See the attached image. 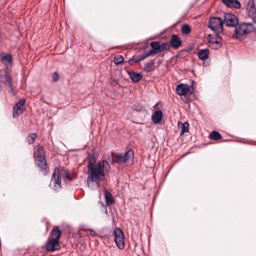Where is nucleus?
<instances>
[{"label":"nucleus","instance_id":"ddd939ff","mask_svg":"<svg viewBox=\"0 0 256 256\" xmlns=\"http://www.w3.org/2000/svg\"><path fill=\"white\" fill-rule=\"evenodd\" d=\"M246 13L249 17L253 18L256 16V8L253 0H250L246 8Z\"/></svg>","mask_w":256,"mask_h":256},{"label":"nucleus","instance_id":"f704fd0d","mask_svg":"<svg viewBox=\"0 0 256 256\" xmlns=\"http://www.w3.org/2000/svg\"><path fill=\"white\" fill-rule=\"evenodd\" d=\"M88 231H89L88 230L80 229L79 231V234H80V236H82L84 235L85 234H86Z\"/></svg>","mask_w":256,"mask_h":256},{"label":"nucleus","instance_id":"39448f33","mask_svg":"<svg viewBox=\"0 0 256 256\" xmlns=\"http://www.w3.org/2000/svg\"><path fill=\"white\" fill-rule=\"evenodd\" d=\"M256 28L252 23L242 22L238 24L235 28L236 34L244 36L255 31Z\"/></svg>","mask_w":256,"mask_h":256},{"label":"nucleus","instance_id":"7c9ffc66","mask_svg":"<svg viewBox=\"0 0 256 256\" xmlns=\"http://www.w3.org/2000/svg\"><path fill=\"white\" fill-rule=\"evenodd\" d=\"M194 48V46H189L188 47H186V48L180 50L178 54V56H180L181 55L183 54V53L184 52H191Z\"/></svg>","mask_w":256,"mask_h":256},{"label":"nucleus","instance_id":"9d476101","mask_svg":"<svg viewBox=\"0 0 256 256\" xmlns=\"http://www.w3.org/2000/svg\"><path fill=\"white\" fill-rule=\"evenodd\" d=\"M34 160L35 164L36 166L38 168L40 171L42 172L44 175H47L48 173L49 168L45 156L40 157Z\"/></svg>","mask_w":256,"mask_h":256},{"label":"nucleus","instance_id":"f257e3e1","mask_svg":"<svg viewBox=\"0 0 256 256\" xmlns=\"http://www.w3.org/2000/svg\"><path fill=\"white\" fill-rule=\"evenodd\" d=\"M87 168L88 176L86 182L88 185L90 186V182H95L99 186L100 180H103L104 179L105 171H108L110 168V166L106 160L94 162H92L90 160Z\"/></svg>","mask_w":256,"mask_h":256},{"label":"nucleus","instance_id":"c756f323","mask_svg":"<svg viewBox=\"0 0 256 256\" xmlns=\"http://www.w3.org/2000/svg\"><path fill=\"white\" fill-rule=\"evenodd\" d=\"M162 52L164 50H170L172 48L170 42H164L160 44Z\"/></svg>","mask_w":256,"mask_h":256},{"label":"nucleus","instance_id":"9b49d317","mask_svg":"<svg viewBox=\"0 0 256 256\" xmlns=\"http://www.w3.org/2000/svg\"><path fill=\"white\" fill-rule=\"evenodd\" d=\"M26 100L24 99L20 100L17 102L13 108V117L16 118L22 114L25 110Z\"/></svg>","mask_w":256,"mask_h":256},{"label":"nucleus","instance_id":"37998d69","mask_svg":"<svg viewBox=\"0 0 256 256\" xmlns=\"http://www.w3.org/2000/svg\"><path fill=\"white\" fill-rule=\"evenodd\" d=\"M254 144V145H256V143H255V144Z\"/></svg>","mask_w":256,"mask_h":256},{"label":"nucleus","instance_id":"b1692460","mask_svg":"<svg viewBox=\"0 0 256 256\" xmlns=\"http://www.w3.org/2000/svg\"><path fill=\"white\" fill-rule=\"evenodd\" d=\"M154 70V62L152 60L145 64L144 70L147 72L153 71Z\"/></svg>","mask_w":256,"mask_h":256},{"label":"nucleus","instance_id":"bb28decb","mask_svg":"<svg viewBox=\"0 0 256 256\" xmlns=\"http://www.w3.org/2000/svg\"><path fill=\"white\" fill-rule=\"evenodd\" d=\"M0 61L4 62L6 61L9 64H11L12 63V58L10 54H8L0 58Z\"/></svg>","mask_w":256,"mask_h":256},{"label":"nucleus","instance_id":"7ed1b4c3","mask_svg":"<svg viewBox=\"0 0 256 256\" xmlns=\"http://www.w3.org/2000/svg\"><path fill=\"white\" fill-rule=\"evenodd\" d=\"M62 234V231L58 226H55L52 228L44 246V248L47 252H54L60 249V239Z\"/></svg>","mask_w":256,"mask_h":256},{"label":"nucleus","instance_id":"c9c22d12","mask_svg":"<svg viewBox=\"0 0 256 256\" xmlns=\"http://www.w3.org/2000/svg\"><path fill=\"white\" fill-rule=\"evenodd\" d=\"M136 57L138 62H139L141 60H142L144 59H145L146 58L144 54L138 56Z\"/></svg>","mask_w":256,"mask_h":256},{"label":"nucleus","instance_id":"0eeeda50","mask_svg":"<svg viewBox=\"0 0 256 256\" xmlns=\"http://www.w3.org/2000/svg\"><path fill=\"white\" fill-rule=\"evenodd\" d=\"M114 242L120 250H124L125 247V236L121 228H116L114 231Z\"/></svg>","mask_w":256,"mask_h":256},{"label":"nucleus","instance_id":"5701e85b","mask_svg":"<svg viewBox=\"0 0 256 256\" xmlns=\"http://www.w3.org/2000/svg\"><path fill=\"white\" fill-rule=\"evenodd\" d=\"M178 126L180 130V135L184 134L186 132H188L189 130V124L188 122L182 123L178 122Z\"/></svg>","mask_w":256,"mask_h":256},{"label":"nucleus","instance_id":"72a5a7b5","mask_svg":"<svg viewBox=\"0 0 256 256\" xmlns=\"http://www.w3.org/2000/svg\"><path fill=\"white\" fill-rule=\"evenodd\" d=\"M144 54L146 58H148L150 56H154L156 54H154V51L151 50H148L145 54Z\"/></svg>","mask_w":256,"mask_h":256},{"label":"nucleus","instance_id":"2f4dec72","mask_svg":"<svg viewBox=\"0 0 256 256\" xmlns=\"http://www.w3.org/2000/svg\"><path fill=\"white\" fill-rule=\"evenodd\" d=\"M52 76L54 82H56L59 80V74L56 72L52 74Z\"/></svg>","mask_w":256,"mask_h":256},{"label":"nucleus","instance_id":"cd10ccee","mask_svg":"<svg viewBox=\"0 0 256 256\" xmlns=\"http://www.w3.org/2000/svg\"><path fill=\"white\" fill-rule=\"evenodd\" d=\"M37 137L38 135L36 133H32L28 134L26 138V140L28 144H32L34 142L35 140L37 138Z\"/></svg>","mask_w":256,"mask_h":256},{"label":"nucleus","instance_id":"412c9836","mask_svg":"<svg viewBox=\"0 0 256 256\" xmlns=\"http://www.w3.org/2000/svg\"><path fill=\"white\" fill-rule=\"evenodd\" d=\"M42 147L38 146L34 148V160L40 157L45 156Z\"/></svg>","mask_w":256,"mask_h":256},{"label":"nucleus","instance_id":"f03ea898","mask_svg":"<svg viewBox=\"0 0 256 256\" xmlns=\"http://www.w3.org/2000/svg\"><path fill=\"white\" fill-rule=\"evenodd\" d=\"M62 177L66 183H70L76 178L77 174L75 172H70L64 168H55L50 184L54 190L58 191L62 188Z\"/></svg>","mask_w":256,"mask_h":256},{"label":"nucleus","instance_id":"393cba45","mask_svg":"<svg viewBox=\"0 0 256 256\" xmlns=\"http://www.w3.org/2000/svg\"><path fill=\"white\" fill-rule=\"evenodd\" d=\"M209 138L210 140H218L222 138L221 134L216 130H213L209 135Z\"/></svg>","mask_w":256,"mask_h":256},{"label":"nucleus","instance_id":"4be33fe9","mask_svg":"<svg viewBox=\"0 0 256 256\" xmlns=\"http://www.w3.org/2000/svg\"><path fill=\"white\" fill-rule=\"evenodd\" d=\"M150 44L152 50L154 51L156 54L162 52L161 44L159 42L153 41L150 42Z\"/></svg>","mask_w":256,"mask_h":256},{"label":"nucleus","instance_id":"423d86ee","mask_svg":"<svg viewBox=\"0 0 256 256\" xmlns=\"http://www.w3.org/2000/svg\"><path fill=\"white\" fill-rule=\"evenodd\" d=\"M220 32H215L208 35V44L209 46L212 49L217 50L221 48L223 44V39L220 34Z\"/></svg>","mask_w":256,"mask_h":256},{"label":"nucleus","instance_id":"4c0bfd02","mask_svg":"<svg viewBox=\"0 0 256 256\" xmlns=\"http://www.w3.org/2000/svg\"><path fill=\"white\" fill-rule=\"evenodd\" d=\"M3 78V75L2 73V70H0V82L2 80V78Z\"/></svg>","mask_w":256,"mask_h":256},{"label":"nucleus","instance_id":"4468645a","mask_svg":"<svg viewBox=\"0 0 256 256\" xmlns=\"http://www.w3.org/2000/svg\"><path fill=\"white\" fill-rule=\"evenodd\" d=\"M170 42L171 46L176 50L178 49L182 44V40L180 37L176 34L172 35Z\"/></svg>","mask_w":256,"mask_h":256},{"label":"nucleus","instance_id":"a19ab883","mask_svg":"<svg viewBox=\"0 0 256 256\" xmlns=\"http://www.w3.org/2000/svg\"><path fill=\"white\" fill-rule=\"evenodd\" d=\"M184 102L187 103L188 102V98H186V100H184Z\"/></svg>","mask_w":256,"mask_h":256},{"label":"nucleus","instance_id":"6ab92c4d","mask_svg":"<svg viewBox=\"0 0 256 256\" xmlns=\"http://www.w3.org/2000/svg\"><path fill=\"white\" fill-rule=\"evenodd\" d=\"M162 113L161 110H157L154 112L152 116V120L154 123L158 124L162 120Z\"/></svg>","mask_w":256,"mask_h":256},{"label":"nucleus","instance_id":"c85d7f7f","mask_svg":"<svg viewBox=\"0 0 256 256\" xmlns=\"http://www.w3.org/2000/svg\"><path fill=\"white\" fill-rule=\"evenodd\" d=\"M124 58L121 55H118V56H114V62L116 65L122 64V62H124Z\"/></svg>","mask_w":256,"mask_h":256},{"label":"nucleus","instance_id":"473e14b6","mask_svg":"<svg viewBox=\"0 0 256 256\" xmlns=\"http://www.w3.org/2000/svg\"><path fill=\"white\" fill-rule=\"evenodd\" d=\"M128 62L130 65H133L135 63L138 62V60L136 57V56H134L132 58H130L128 61Z\"/></svg>","mask_w":256,"mask_h":256},{"label":"nucleus","instance_id":"dca6fc26","mask_svg":"<svg viewBox=\"0 0 256 256\" xmlns=\"http://www.w3.org/2000/svg\"><path fill=\"white\" fill-rule=\"evenodd\" d=\"M222 2L228 8H233L238 9L241 4L238 0H222Z\"/></svg>","mask_w":256,"mask_h":256},{"label":"nucleus","instance_id":"6e6552de","mask_svg":"<svg viewBox=\"0 0 256 256\" xmlns=\"http://www.w3.org/2000/svg\"><path fill=\"white\" fill-rule=\"evenodd\" d=\"M223 20L220 18H211L208 22L209 28L215 32H221L223 30Z\"/></svg>","mask_w":256,"mask_h":256},{"label":"nucleus","instance_id":"58836bf2","mask_svg":"<svg viewBox=\"0 0 256 256\" xmlns=\"http://www.w3.org/2000/svg\"><path fill=\"white\" fill-rule=\"evenodd\" d=\"M252 19L254 22L256 24V16Z\"/></svg>","mask_w":256,"mask_h":256},{"label":"nucleus","instance_id":"a211bd4d","mask_svg":"<svg viewBox=\"0 0 256 256\" xmlns=\"http://www.w3.org/2000/svg\"><path fill=\"white\" fill-rule=\"evenodd\" d=\"M210 55V50L208 48L200 50L198 52V58L204 61L208 58Z\"/></svg>","mask_w":256,"mask_h":256},{"label":"nucleus","instance_id":"a878e982","mask_svg":"<svg viewBox=\"0 0 256 256\" xmlns=\"http://www.w3.org/2000/svg\"><path fill=\"white\" fill-rule=\"evenodd\" d=\"M192 31L191 28L188 24H184L181 27V32L184 35L189 34Z\"/></svg>","mask_w":256,"mask_h":256},{"label":"nucleus","instance_id":"79ce46f5","mask_svg":"<svg viewBox=\"0 0 256 256\" xmlns=\"http://www.w3.org/2000/svg\"><path fill=\"white\" fill-rule=\"evenodd\" d=\"M158 106V104L157 103V104H156L154 105V108H156V106Z\"/></svg>","mask_w":256,"mask_h":256},{"label":"nucleus","instance_id":"aec40b11","mask_svg":"<svg viewBox=\"0 0 256 256\" xmlns=\"http://www.w3.org/2000/svg\"><path fill=\"white\" fill-rule=\"evenodd\" d=\"M130 77L134 82H138L142 78V74L140 73H136L134 71L128 72Z\"/></svg>","mask_w":256,"mask_h":256},{"label":"nucleus","instance_id":"2eb2a0df","mask_svg":"<svg viewBox=\"0 0 256 256\" xmlns=\"http://www.w3.org/2000/svg\"><path fill=\"white\" fill-rule=\"evenodd\" d=\"M177 94L180 96H185L190 92V86L186 84H182L176 87Z\"/></svg>","mask_w":256,"mask_h":256},{"label":"nucleus","instance_id":"f8f14e48","mask_svg":"<svg viewBox=\"0 0 256 256\" xmlns=\"http://www.w3.org/2000/svg\"><path fill=\"white\" fill-rule=\"evenodd\" d=\"M223 22L228 26L236 27L238 24V19L234 14L227 13L224 15Z\"/></svg>","mask_w":256,"mask_h":256},{"label":"nucleus","instance_id":"e433bc0d","mask_svg":"<svg viewBox=\"0 0 256 256\" xmlns=\"http://www.w3.org/2000/svg\"><path fill=\"white\" fill-rule=\"evenodd\" d=\"M90 234L92 236H96V232L92 230H90Z\"/></svg>","mask_w":256,"mask_h":256},{"label":"nucleus","instance_id":"f3484780","mask_svg":"<svg viewBox=\"0 0 256 256\" xmlns=\"http://www.w3.org/2000/svg\"><path fill=\"white\" fill-rule=\"evenodd\" d=\"M104 192L106 205L110 206L114 204L115 201L111 192L106 189L104 190Z\"/></svg>","mask_w":256,"mask_h":256},{"label":"nucleus","instance_id":"1a4fd4ad","mask_svg":"<svg viewBox=\"0 0 256 256\" xmlns=\"http://www.w3.org/2000/svg\"><path fill=\"white\" fill-rule=\"evenodd\" d=\"M4 81H3V82L8 86L9 93L11 94L14 96H15L16 93L14 90L12 78L11 76V72L9 70L8 66H6L4 70Z\"/></svg>","mask_w":256,"mask_h":256},{"label":"nucleus","instance_id":"20e7f679","mask_svg":"<svg viewBox=\"0 0 256 256\" xmlns=\"http://www.w3.org/2000/svg\"><path fill=\"white\" fill-rule=\"evenodd\" d=\"M112 162L123 164L130 160H133L134 152L133 150L130 148L124 154L119 153L115 154L114 152H112Z\"/></svg>","mask_w":256,"mask_h":256},{"label":"nucleus","instance_id":"ea45409f","mask_svg":"<svg viewBox=\"0 0 256 256\" xmlns=\"http://www.w3.org/2000/svg\"><path fill=\"white\" fill-rule=\"evenodd\" d=\"M3 86L2 84H0V92L2 90Z\"/></svg>","mask_w":256,"mask_h":256}]
</instances>
